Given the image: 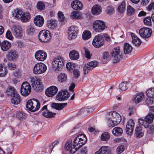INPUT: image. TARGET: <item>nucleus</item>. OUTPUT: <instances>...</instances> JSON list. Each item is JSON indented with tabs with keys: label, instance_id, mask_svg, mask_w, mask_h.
Here are the masks:
<instances>
[{
	"label": "nucleus",
	"instance_id": "nucleus-1",
	"mask_svg": "<svg viewBox=\"0 0 154 154\" xmlns=\"http://www.w3.org/2000/svg\"><path fill=\"white\" fill-rule=\"evenodd\" d=\"M111 54L112 59L113 63L119 62L123 57L122 53L119 47L114 48L111 52Z\"/></svg>",
	"mask_w": 154,
	"mask_h": 154
},
{
	"label": "nucleus",
	"instance_id": "nucleus-2",
	"mask_svg": "<svg viewBox=\"0 0 154 154\" xmlns=\"http://www.w3.org/2000/svg\"><path fill=\"white\" fill-rule=\"evenodd\" d=\"M81 139L80 138H79V136H77L74 139L72 144L73 149L70 150V153L73 154L75 152L81 147L83 146L85 144V139L83 137L82 142L79 140V139Z\"/></svg>",
	"mask_w": 154,
	"mask_h": 154
},
{
	"label": "nucleus",
	"instance_id": "nucleus-3",
	"mask_svg": "<svg viewBox=\"0 0 154 154\" xmlns=\"http://www.w3.org/2000/svg\"><path fill=\"white\" fill-rule=\"evenodd\" d=\"M154 115L153 113L149 112L145 117L144 120L139 119L138 122L140 124L146 128L149 126V123H152L153 120Z\"/></svg>",
	"mask_w": 154,
	"mask_h": 154
},
{
	"label": "nucleus",
	"instance_id": "nucleus-4",
	"mask_svg": "<svg viewBox=\"0 0 154 154\" xmlns=\"http://www.w3.org/2000/svg\"><path fill=\"white\" fill-rule=\"evenodd\" d=\"M51 37V32L47 30L41 31L38 34L39 40L41 42H48L50 40Z\"/></svg>",
	"mask_w": 154,
	"mask_h": 154
},
{
	"label": "nucleus",
	"instance_id": "nucleus-5",
	"mask_svg": "<svg viewBox=\"0 0 154 154\" xmlns=\"http://www.w3.org/2000/svg\"><path fill=\"white\" fill-rule=\"evenodd\" d=\"M122 118L120 115L116 112H113L112 114L111 117H110L109 122L110 126L113 127L117 125L121 122Z\"/></svg>",
	"mask_w": 154,
	"mask_h": 154
},
{
	"label": "nucleus",
	"instance_id": "nucleus-6",
	"mask_svg": "<svg viewBox=\"0 0 154 154\" xmlns=\"http://www.w3.org/2000/svg\"><path fill=\"white\" fill-rule=\"evenodd\" d=\"M106 28L107 26L104 22L102 20H97L94 21L93 23V28L96 32H101Z\"/></svg>",
	"mask_w": 154,
	"mask_h": 154
},
{
	"label": "nucleus",
	"instance_id": "nucleus-7",
	"mask_svg": "<svg viewBox=\"0 0 154 154\" xmlns=\"http://www.w3.org/2000/svg\"><path fill=\"white\" fill-rule=\"evenodd\" d=\"M47 69V67L44 63H40L36 64L34 66L33 72L35 74H39L45 72Z\"/></svg>",
	"mask_w": 154,
	"mask_h": 154
},
{
	"label": "nucleus",
	"instance_id": "nucleus-8",
	"mask_svg": "<svg viewBox=\"0 0 154 154\" xmlns=\"http://www.w3.org/2000/svg\"><path fill=\"white\" fill-rule=\"evenodd\" d=\"M64 60L61 57L55 58L52 63V67L53 69L59 70L64 64Z\"/></svg>",
	"mask_w": 154,
	"mask_h": 154
},
{
	"label": "nucleus",
	"instance_id": "nucleus-9",
	"mask_svg": "<svg viewBox=\"0 0 154 154\" xmlns=\"http://www.w3.org/2000/svg\"><path fill=\"white\" fill-rule=\"evenodd\" d=\"M104 44V40L103 35L98 34L94 38L92 45L95 47L99 48L103 46Z\"/></svg>",
	"mask_w": 154,
	"mask_h": 154
},
{
	"label": "nucleus",
	"instance_id": "nucleus-10",
	"mask_svg": "<svg viewBox=\"0 0 154 154\" xmlns=\"http://www.w3.org/2000/svg\"><path fill=\"white\" fill-rule=\"evenodd\" d=\"M30 79L31 85L35 90L38 91L42 89L43 86L39 79L36 76L31 77Z\"/></svg>",
	"mask_w": 154,
	"mask_h": 154
},
{
	"label": "nucleus",
	"instance_id": "nucleus-11",
	"mask_svg": "<svg viewBox=\"0 0 154 154\" xmlns=\"http://www.w3.org/2000/svg\"><path fill=\"white\" fill-rule=\"evenodd\" d=\"M31 88L30 85L26 82L23 83L21 88L20 92L23 96L28 95L31 92Z\"/></svg>",
	"mask_w": 154,
	"mask_h": 154
},
{
	"label": "nucleus",
	"instance_id": "nucleus-12",
	"mask_svg": "<svg viewBox=\"0 0 154 154\" xmlns=\"http://www.w3.org/2000/svg\"><path fill=\"white\" fill-rule=\"evenodd\" d=\"M152 30L149 28H142L139 31L140 36L144 39L148 38L150 37Z\"/></svg>",
	"mask_w": 154,
	"mask_h": 154
},
{
	"label": "nucleus",
	"instance_id": "nucleus-13",
	"mask_svg": "<svg viewBox=\"0 0 154 154\" xmlns=\"http://www.w3.org/2000/svg\"><path fill=\"white\" fill-rule=\"evenodd\" d=\"M69 96V94L67 91L62 90L58 92L56 96V98L59 101H63L66 100Z\"/></svg>",
	"mask_w": 154,
	"mask_h": 154
},
{
	"label": "nucleus",
	"instance_id": "nucleus-14",
	"mask_svg": "<svg viewBox=\"0 0 154 154\" xmlns=\"http://www.w3.org/2000/svg\"><path fill=\"white\" fill-rule=\"evenodd\" d=\"M79 31L77 27L71 26L68 29V38L69 39L75 38L77 35Z\"/></svg>",
	"mask_w": 154,
	"mask_h": 154
},
{
	"label": "nucleus",
	"instance_id": "nucleus-15",
	"mask_svg": "<svg viewBox=\"0 0 154 154\" xmlns=\"http://www.w3.org/2000/svg\"><path fill=\"white\" fill-rule=\"evenodd\" d=\"M98 63L96 61H92L85 64L83 67V72L85 75L88 73V70L93 69L97 66Z\"/></svg>",
	"mask_w": 154,
	"mask_h": 154
},
{
	"label": "nucleus",
	"instance_id": "nucleus-16",
	"mask_svg": "<svg viewBox=\"0 0 154 154\" xmlns=\"http://www.w3.org/2000/svg\"><path fill=\"white\" fill-rule=\"evenodd\" d=\"M35 57L37 60L43 61L46 59L47 54L44 51L38 50L35 53Z\"/></svg>",
	"mask_w": 154,
	"mask_h": 154
},
{
	"label": "nucleus",
	"instance_id": "nucleus-17",
	"mask_svg": "<svg viewBox=\"0 0 154 154\" xmlns=\"http://www.w3.org/2000/svg\"><path fill=\"white\" fill-rule=\"evenodd\" d=\"M12 30L14 35L17 38L21 37L23 35L22 28L19 26H14L12 28Z\"/></svg>",
	"mask_w": 154,
	"mask_h": 154
},
{
	"label": "nucleus",
	"instance_id": "nucleus-18",
	"mask_svg": "<svg viewBox=\"0 0 154 154\" xmlns=\"http://www.w3.org/2000/svg\"><path fill=\"white\" fill-rule=\"evenodd\" d=\"M57 91V88L55 86H52L46 89L45 94L48 97H52L56 94Z\"/></svg>",
	"mask_w": 154,
	"mask_h": 154
},
{
	"label": "nucleus",
	"instance_id": "nucleus-19",
	"mask_svg": "<svg viewBox=\"0 0 154 154\" xmlns=\"http://www.w3.org/2000/svg\"><path fill=\"white\" fill-rule=\"evenodd\" d=\"M33 21L35 25L39 27H41L44 22L43 17L40 15L35 16L34 18Z\"/></svg>",
	"mask_w": 154,
	"mask_h": 154
},
{
	"label": "nucleus",
	"instance_id": "nucleus-20",
	"mask_svg": "<svg viewBox=\"0 0 154 154\" xmlns=\"http://www.w3.org/2000/svg\"><path fill=\"white\" fill-rule=\"evenodd\" d=\"M144 98V94L143 93L141 92L137 93L134 95L132 101L136 104L140 103Z\"/></svg>",
	"mask_w": 154,
	"mask_h": 154
},
{
	"label": "nucleus",
	"instance_id": "nucleus-21",
	"mask_svg": "<svg viewBox=\"0 0 154 154\" xmlns=\"http://www.w3.org/2000/svg\"><path fill=\"white\" fill-rule=\"evenodd\" d=\"M131 35L132 39V43L136 46H139L141 44L140 40L133 33H131Z\"/></svg>",
	"mask_w": 154,
	"mask_h": 154
},
{
	"label": "nucleus",
	"instance_id": "nucleus-22",
	"mask_svg": "<svg viewBox=\"0 0 154 154\" xmlns=\"http://www.w3.org/2000/svg\"><path fill=\"white\" fill-rule=\"evenodd\" d=\"M71 6L75 10H80L82 8L83 5L81 2L76 0L72 2Z\"/></svg>",
	"mask_w": 154,
	"mask_h": 154
},
{
	"label": "nucleus",
	"instance_id": "nucleus-23",
	"mask_svg": "<svg viewBox=\"0 0 154 154\" xmlns=\"http://www.w3.org/2000/svg\"><path fill=\"white\" fill-rule=\"evenodd\" d=\"M101 8L98 5H94L91 9L92 13L94 15H98L101 13Z\"/></svg>",
	"mask_w": 154,
	"mask_h": 154
},
{
	"label": "nucleus",
	"instance_id": "nucleus-24",
	"mask_svg": "<svg viewBox=\"0 0 154 154\" xmlns=\"http://www.w3.org/2000/svg\"><path fill=\"white\" fill-rule=\"evenodd\" d=\"M8 59L10 60H14L17 57L18 54L14 50H11L8 53Z\"/></svg>",
	"mask_w": 154,
	"mask_h": 154
},
{
	"label": "nucleus",
	"instance_id": "nucleus-25",
	"mask_svg": "<svg viewBox=\"0 0 154 154\" xmlns=\"http://www.w3.org/2000/svg\"><path fill=\"white\" fill-rule=\"evenodd\" d=\"M69 57L70 59L73 60H78L79 57V52L76 51H72L69 53Z\"/></svg>",
	"mask_w": 154,
	"mask_h": 154
},
{
	"label": "nucleus",
	"instance_id": "nucleus-26",
	"mask_svg": "<svg viewBox=\"0 0 154 154\" xmlns=\"http://www.w3.org/2000/svg\"><path fill=\"white\" fill-rule=\"evenodd\" d=\"M2 49L3 51L8 50L11 47V44L8 41H5L0 44Z\"/></svg>",
	"mask_w": 154,
	"mask_h": 154
},
{
	"label": "nucleus",
	"instance_id": "nucleus-27",
	"mask_svg": "<svg viewBox=\"0 0 154 154\" xmlns=\"http://www.w3.org/2000/svg\"><path fill=\"white\" fill-rule=\"evenodd\" d=\"M137 126L135 129V136L137 138L142 137L143 135V133L142 131V128L140 126Z\"/></svg>",
	"mask_w": 154,
	"mask_h": 154
},
{
	"label": "nucleus",
	"instance_id": "nucleus-28",
	"mask_svg": "<svg viewBox=\"0 0 154 154\" xmlns=\"http://www.w3.org/2000/svg\"><path fill=\"white\" fill-rule=\"evenodd\" d=\"M33 106L31 109L32 112H35L39 109L40 107V104L39 102L36 99H33Z\"/></svg>",
	"mask_w": 154,
	"mask_h": 154
},
{
	"label": "nucleus",
	"instance_id": "nucleus-29",
	"mask_svg": "<svg viewBox=\"0 0 154 154\" xmlns=\"http://www.w3.org/2000/svg\"><path fill=\"white\" fill-rule=\"evenodd\" d=\"M67 105V103H53L52 104L51 106L52 108H54L57 110H61Z\"/></svg>",
	"mask_w": 154,
	"mask_h": 154
},
{
	"label": "nucleus",
	"instance_id": "nucleus-30",
	"mask_svg": "<svg viewBox=\"0 0 154 154\" xmlns=\"http://www.w3.org/2000/svg\"><path fill=\"white\" fill-rule=\"evenodd\" d=\"M30 14L28 12H24L20 18L21 21L23 23L28 22L30 18Z\"/></svg>",
	"mask_w": 154,
	"mask_h": 154
},
{
	"label": "nucleus",
	"instance_id": "nucleus-31",
	"mask_svg": "<svg viewBox=\"0 0 154 154\" xmlns=\"http://www.w3.org/2000/svg\"><path fill=\"white\" fill-rule=\"evenodd\" d=\"M13 98L11 99V103L17 105L20 103L21 100L20 95L17 93L12 96Z\"/></svg>",
	"mask_w": 154,
	"mask_h": 154
},
{
	"label": "nucleus",
	"instance_id": "nucleus-32",
	"mask_svg": "<svg viewBox=\"0 0 154 154\" xmlns=\"http://www.w3.org/2000/svg\"><path fill=\"white\" fill-rule=\"evenodd\" d=\"M42 114L44 116L47 118L53 117L56 114V113L52 112L48 110H44L42 112Z\"/></svg>",
	"mask_w": 154,
	"mask_h": 154
},
{
	"label": "nucleus",
	"instance_id": "nucleus-33",
	"mask_svg": "<svg viewBox=\"0 0 154 154\" xmlns=\"http://www.w3.org/2000/svg\"><path fill=\"white\" fill-rule=\"evenodd\" d=\"M109 151L108 147L103 146L100 148L98 151L96 152L94 154H108Z\"/></svg>",
	"mask_w": 154,
	"mask_h": 154
},
{
	"label": "nucleus",
	"instance_id": "nucleus-34",
	"mask_svg": "<svg viewBox=\"0 0 154 154\" xmlns=\"http://www.w3.org/2000/svg\"><path fill=\"white\" fill-rule=\"evenodd\" d=\"M132 47L129 44L126 43L124 46V52L125 54L131 53L132 50Z\"/></svg>",
	"mask_w": 154,
	"mask_h": 154
},
{
	"label": "nucleus",
	"instance_id": "nucleus-35",
	"mask_svg": "<svg viewBox=\"0 0 154 154\" xmlns=\"http://www.w3.org/2000/svg\"><path fill=\"white\" fill-rule=\"evenodd\" d=\"M8 73L7 69L6 67L4 66V64H0V77L5 76Z\"/></svg>",
	"mask_w": 154,
	"mask_h": 154
},
{
	"label": "nucleus",
	"instance_id": "nucleus-36",
	"mask_svg": "<svg viewBox=\"0 0 154 154\" xmlns=\"http://www.w3.org/2000/svg\"><path fill=\"white\" fill-rule=\"evenodd\" d=\"M22 13L23 11L17 8L14 10L13 14L16 18L20 19L22 16Z\"/></svg>",
	"mask_w": 154,
	"mask_h": 154
},
{
	"label": "nucleus",
	"instance_id": "nucleus-37",
	"mask_svg": "<svg viewBox=\"0 0 154 154\" xmlns=\"http://www.w3.org/2000/svg\"><path fill=\"white\" fill-rule=\"evenodd\" d=\"M123 130L122 128L119 127H116L112 131L113 134L116 136H119L122 134Z\"/></svg>",
	"mask_w": 154,
	"mask_h": 154
},
{
	"label": "nucleus",
	"instance_id": "nucleus-38",
	"mask_svg": "<svg viewBox=\"0 0 154 154\" xmlns=\"http://www.w3.org/2000/svg\"><path fill=\"white\" fill-rule=\"evenodd\" d=\"M6 94L8 95L12 96L17 93L13 87L9 86L6 91Z\"/></svg>",
	"mask_w": 154,
	"mask_h": 154
},
{
	"label": "nucleus",
	"instance_id": "nucleus-39",
	"mask_svg": "<svg viewBox=\"0 0 154 154\" xmlns=\"http://www.w3.org/2000/svg\"><path fill=\"white\" fill-rule=\"evenodd\" d=\"M67 75L64 73H61L58 76V80L61 83L64 82L67 79Z\"/></svg>",
	"mask_w": 154,
	"mask_h": 154
},
{
	"label": "nucleus",
	"instance_id": "nucleus-40",
	"mask_svg": "<svg viewBox=\"0 0 154 154\" xmlns=\"http://www.w3.org/2000/svg\"><path fill=\"white\" fill-rule=\"evenodd\" d=\"M110 137L109 134L108 132H105L101 134L100 138L103 141H107L110 139Z\"/></svg>",
	"mask_w": 154,
	"mask_h": 154
},
{
	"label": "nucleus",
	"instance_id": "nucleus-41",
	"mask_svg": "<svg viewBox=\"0 0 154 154\" xmlns=\"http://www.w3.org/2000/svg\"><path fill=\"white\" fill-rule=\"evenodd\" d=\"M72 141L69 140L66 143L65 146V149L66 151L69 150L70 153V150L73 149L72 145Z\"/></svg>",
	"mask_w": 154,
	"mask_h": 154
},
{
	"label": "nucleus",
	"instance_id": "nucleus-42",
	"mask_svg": "<svg viewBox=\"0 0 154 154\" xmlns=\"http://www.w3.org/2000/svg\"><path fill=\"white\" fill-rule=\"evenodd\" d=\"M57 24L54 20L51 19L48 21V26L49 28L54 29L57 26Z\"/></svg>",
	"mask_w": 154,
	"mask_h": 154
},
{
	"label": "nucleus",
	"instance_id": "nucleus-43",
	"mask_svg": "<svg viewBox=\"0 0 154 154\" xmlns=\"http://www.w3.org/2000/svg\"><path fill=\"white\" fill-rule=\"evenodd\" d=\"M91 32L87 30L85 31L82 35L83 39L85 40L89 39L91 37Z\"/></svg>",
	"mask_w": 154,
	"mask_h": 154
},
{
	"label": "nucleus",
	"instance_id": "nucleus-44",
	"mask_svg": "<svg viewBox=\"0 0 154 154\" xmlns=\"http://www.w3.org/2000/svg\"><path fill=\"white\" fill-rule=\"evenodd\" d=\"M70 16L72 18L75 19H79L81 17L79 13L77 11L72 12Z\"/></svg>",
	"mask_w": 154,
	"mask_h": 154
},
{
	"label": "nucleus",
	"instance_id": "nucleus-45",
	"mask_svg": "<svg viewBox=\"0 0 154 154\" xmlns=\"http://www.w3.org/2000/svg\"><path fill=\"white\" fill-rule=\"evenodd\" d=\"M146 95L149 97H154V88H150L148 89L146 92Z\"/></svg>",
	"mask_w": 154,
	"mask_h": 154
},
{
	"label": "nucleus",
	"instance_id": "nucleus-46",
	"mask_svg": "<svg viewBox=\"0 0 154 154\" xmlns=\"http://www.w3.org/2000/svg\"><path fill=\"white\" fill-rule=\"evenodd\" d=\"M17 116L20 120L25 119L26 117V114L23 112H19L17 113Z\"/></svg>",
	"mask_w": 154,
	"mask_h": 154
},
{
	"label": "nucleus",
	"instance_id": "nucleus-47",
	"mask_svg": "<svg viewBox=\"0 0 154 154\" xmlns=\"http://www.w3.org/2000/svg\"><path fill=\"white\" fill-rule=\"evenodd\" d=\"M26 32L28 34L32 35L35 32V28L32 26L30 25L27 26Z\"/></svg>",
	"mask_w": 154,
	"mask_h": 154
},
{
	"label": "nucleus",
	"instance_id": "nucleus-48",
	"mask_svg": "<svg viewBox=\"0 0 154 154\" xmlns=\"http://www.w3.org/2000/svg\"><path fill=\"white\" fill-rule=\"evenodd\" d=\"M33 99H30L28 101L26 105V107L28 110L31 111V109H32L33 106Z\"/></svg>",
	"mask_w": 154,
	"mask_h": 154
},
{
	"label": "nucleus",
	"instance_id": "nucleus-49",
	"mask_svg": "<svg viewBox=\"0 0 154 154\" xmlns=\"http://www.w3.org/2000/svg\"><path fill=\"white\" fill-rule=\"evenodd\" d=\"M151 17L150 16H147L145 17L143 20L144 24L148 26H150L151 25Z\"/></svg>",
	"mask_w": 154,
	"mask_h": 154
},
{
	"label": "nucleus",
	"instance_id": "nucleus-50",
	"mask_svg": "<svg viewBox=\"0 0 154 154\" xmlns=\"http://www.w3.org/2000/svg\"><path fill=\"white\" fill-rule=\"evenodd\" d=\"M135 10L130 5H129L127 8V13L128 15H131L135 13Z\"/></svg>",
	"mask_w": 154,
	"mask_h": 154
},
{
	"label": "nucleus",
	"instance_id": "nucleus-51",
	"mask_svg": "<svg viewBox=\"0 0 154 154\" xmlns=\"http://www.w3.org/2000/svg\"><path fill=\"white\" fill-rule=\"evenodd\" d=\"M36 6L38 9L41 11L45 9V5L43 2L40 1L38 2L37 3Z\"/></svg>",
	"mask_w": 154,
	"mask_h": 154
},
{
	"label": "nucleus",
	"instance_id": "nucleus-52",
	"mask_svg": "<svg viewBox=\"0 0 154 154\" xmlns=\"http://www.w3.org/2000/svg\"><path fill=\"white\" fill-rule=\"evenodd\" d=\"M134 127H133L129 126V127L128 126V125H126V133L129 135H131L132 134L134 129Z\"/></svg>",
	"mask_w": 154,
	"mask_h": 154
},
{
	"label": "nucleus",
	"instance_id": "nucleus-53",
	"mask_svg": "<svg viewBox=\"0 0 154 154\" xmlns=\"http://www.w3.org/2000/svg\"><path fill=\"white\" fill-rule=\"evenodd\" d=\"M125 2H122L118 7V11L121 13L125 11Z\"/></svg>",
	"mask_w": 154,
	"mask_h": 154
},
{
	"label": "nucleus",
	"instance_id": "nucleus-54",
	"mask_svg": "<svg viewBox=\"0 0 154 154\" xmlns=\"http://www.w3.org/2000/svg\"><path fill=\"white\" fill-rule=\"evenodd\" d=\"M127 82H122L119 84V88L121 90L125 91L127 89L126 84Z\"/></svg>",
	"mask_w": 154,
	"mask_h": 154
},
{
	"label": "nucleus",
	"instance_id": "nucleus-55",
	"mask_svg": "<svg viewBox=\"0 0 154 154\" xmlns=\"http://www.w3.org/2000/svg\"><path fill=\"white\" fill-rule=\"evenodd\" d=\"M94 109L93 108H85L80 111L81 112H82L83 114H87L88 112H92L94 110Z\"/></svg>",
	"mask_w": 154,
	"mask_h": 154
},
{
	"label": "nucleus",
	"instance_id": "nucleus-56",
	"mask_svg": "<svg viewBox=\"0 0 154 154\" xmlns=\"http://www.w3.org/2000/svg\"><path fill=\"white\" fill-rule=\"evenodd\" d=\"M147 131V134H152L154 132V125L152 124L150 126L149 125Z\"/></svg>",
	"mask_w": 154,
	"mask_h": 154
},
{
	"label": "nucleus",
	"instance_id": "nucleus-57",
	"mask_svg": "<svg viewBox=\"0 0 154 154\" xmlns=\"http://www.w3.org/2000/svg\"><path fill=\"white\" fill-rule=\"evenodd\" d=\"M125 148V146L123 145L119 146L116 149L117 154H120L122 153L124 151Z\"/></svg>",
	"mask_w": 154,
	"mask_h": 154
},
{
	"label": "nucleus",
	"instance_id": "nucleus-58",
	"mask_svg": "<svg viewBox=\"0 0 154 154\" xmlns=\"http://www.w3.org/2000/svg\"><path fill=\"white\" fill-rule=\"evenodd\" d=\"M75 66V64L72 63H67L66 64L67 69L69 70L73 69Z\"/></svg>",
	"mask_w": 154,
	"mask_h": 154
},
{
	"label": "nucleus",
	"instance_id": "nucleus-59",
	"mask_svg": "<svg viewBox=\"0 0 154 154\" xmlns=\"http://www.w3.org/2000/svg\"><path fill=\"white\" fill-rule=\"evenodd\" d=\"M58 16L59 17V20L61 21L64 20V17L63 13L61 11H59L58 13Z\"/></svg>",
	"mask_w": 154,
	"mask_h": 154
},
{
	"label": "nucleus",
	"instance_id": "nucleus-60",
	"mask_svg": "<svg viewBox=\"0 0 154 154\" xmlns=\"http://www.w3.org/2000/svg\"><path fill=\"white\" fill-rule=\"evenodd\" d=\"M6 37L10 40H12L13 38L12 34L10 31H8L6 34Z\"/></svg>",
	"mask_w": 154,
	"mask_h": 154
},
{
	"label": "nucleus",
	"instance_id": "nucleus-61",
	"mask_svg": "<svg viewBox=\"0 0 154 154\" xmlns=\"http://www.w3.org/2000/svg\"><path fill=\"white\" fill-rule=\"evenodd\" d=\"M8 68L11 70L14 69L16 68L15 65L13 63H9L8 64Z\"/></svg>",
	"mask_w": 154,
	"mask_h": 154
},
{
	"label": "nucleus",
	"instance_id": "nucleus-62",
	"mask_svg": "<svg viewBox=\"0 0 154 154\" xmlns=\"http://www.w3.org/2000/svg\"><path fill=\"white\" fill-rule=\"evenodd\" d=\"M85 55L86 57L88 59H90L91 55L90 53L88 50L86 48H85Z\"/></svg>",
	"mask_w": 154,
	"mask_h": 154
},
{
	"label": "nucleus",
	"instance_id": "nucleus-63",
	"mask_svg": "<svg viewBox=\"0 0 154 154\" xmlns=\"http://www.w3.org/2000/svg\"><path fill=\"white\" fill-rule=\"evenodd\" d=\"M128 126L129 127V126H130L133 127H134V121L131 119H130L129 120L127 123Z\"/></svg>",
	"mask_w": 154,
	"mask_h": 154
},
{
	"label": "nucleus",
	"instance_id": "nucleus-64",
	"mask_svg": "<svg viewBox=\"0 0 154 154\" xmlns=\"http://www.w3.org/2000/svg\"><path fill=\"white\" fill-rule=\"evenodd\" d=\"M73 73L74 75V77L75 78H78L79 76V72L78 69H74Z\"/></svg>",
	"mask_w": 154,
	"mask_h": 154
}]
</instances>
